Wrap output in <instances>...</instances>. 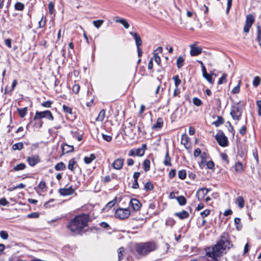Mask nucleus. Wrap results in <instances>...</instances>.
<instances>
[{
    "label": "nucleus",
    "instance_id": "nucleus-58",
    "mask_svg": "<svg viewBox=\"0 0 261 261\" xmlns=\"http://www.w3.org/2000/svg\"><path fill=\"white\" fill-rule=\"evenodd\" d=\"M210 214V210L206 209L200 213L201 216L204 219L205 217L208 216Z\"/></svg>",
    "mask_w": 261,
    "mask_h": 261
},
{
    "label": "nucleus",
    "instance_id": "nucleus-32",
    "mask_svg": "<svg viewBox=\"0 0 261 261\" xmlns=\"http://www.w3.org/2000/svg\"><path fill=\"white\" fill-rule=\"evenodd\" d=\"M25 165L24 163H20L15 166L13 168V170L15 171L22 170L25 168Z\"/></svg>",
    "mask_w": 261,
    "mask_h": 261
},
{
    "label": "nucleus",
    "instance_id": "nucleus-14",
    "mask_svg": "<svg viewBox=\"0 0 261 261\" xmlns=\"http://www.w3.org/2000/svg\"><path fill=\"white\" fill-rule=\"evenodd\" d=\"M27 161L31 166H35L38 162H39V157L38 155H34L31 156H29L27 158Z\"/></svg>",
    "mask_w": 261,
    "mask_h": 261
},
{
    "label": "nucleus",
    "instance_id": "nucleus-16",
    "mask_svg": "<svg viewBox=\"0 0 261 261\" xmlns=\"http://www.w3.org/2000/svg\"><path fill=\"white\" fill-rule=\"evenodd\" d=\"M190 54L192 56H196L200 54L202 52V48L199 47H196L194 44L190 45Z\"/></svg>",
    "mask_w": 261,
    "mask_h": 261
},
{
    "label": "nucleus",
    "instance_id": "nucleus-64",
    "mask_svg": "<svg viewBox=\"0 0 261 261\" xmlns=\"http://www.w3.org/2000/svg\"><path fill=\"white\" fill-rule=\"evenodd\" d=\"M221 159L225 161L226 162L227 164L229 162V161L228 160V156H227V155L226 154V153H222L221 154Z\"/></svg>",
    "mask_w": 261,
    "mask_h": 261
},
{
    "label": "nucleus",
    "instance_id": "nucleus-5",
    "mask_svg": "<svg viewBox=\"0 0 261 261\" xmlns=\"http://www.w3.org/2000/svg\"><path fill=\"white\" fill-rule=\"evenodd\" d=\"M230 114L234 120L239 121L242 115V108L239 103L231 107Z\"/></svg>",
    "mask_w": 261,
    "mask_h": 261
},
{
    "label": "nucleus",
    "instance_id": "nucleus-20",
    "mask_svg": "<svg viewBox=\"0 0 261 261\" xmlns=\"http://www.w3.org/2000/svg\"><path fill=\"white\" fill-rule=\"evenodd\" d=\"M175 215L179 217L180 219L187 218L189 216V213L185 210H183L180 212L176 213Z\"/></svg>",
    "mask_w": 261,
    "mask_h": 261
},
{
    "label": "nucleus",
    "instance_id": "nucleus-4",
    "mask_svg": "<svg viewBox=\"0 0 261 261\" xmlns=\"http://www.w3.org/2000/svg\"><path fill=\"white\" fill-rule=\"evenodd\" d=\"M126 121L127 123L123 128L124 133L125 135L133 138L136 134L134 130V128L136 126V121L129 118Z\"/></svg>",
    "mask_w": 261,
    "mask_h": 261
},
{
    "label": "nucleus",
    "instance_id": "nucleus-12",
    "mask_svg": "<svg viewBox=\"0 0 261 261\" xmlns=\"http://www.w3.org/2000/svg\"><path fill=\"white\" fill-rule=\"evenodd\" d=\"M145 151L141 148H139L136 149H134L129 151L128 153L129 156H142L144 155Z\"/></svg>",
    "mask_w": 261,
    "mask_h": 261
},
{
    "label": "nucleus",
    "instance_id": "nucleus-46",
    "mask_svg": "<svg viewBox=\"0 0 261 261\" xmlns=\"http://www.w3.org/2000/svg\"><path fill=\"white\" fill-rule=\"evenodd\" d=\"M241 219L239 218H236L234 219V223L236 225V227L238 230H240L242 227V225L240 224Z\"/></svg>",
    "mask_w": 261,
    "mask_h": 261
},
{
    "label": "nucleus",
    "instance_id": "nucleus-1",
    "mask_svg": "<svg viewBox=\"0 0 261 261\" xmlns=\"http://www.w3.org/2000/svg\"><path fill=\"white\" fill-rule=\"evenodd\" d=\"M231 246L228 234L226 232L223 233L216 244L206 249V255L210 257L212 261H219L221 256L225 254L227 250Z\"/></svg>",
    "mask_w": 261,
    "mask_h": 261
},
{
    "label": "nucleus",
    "instance_id": "nucleus-37",
    "mask_svg": "<svg viewBox=\"0 0 261 261\" xmlns=\"http://www.w3.org/2000/svg\"><path fill=\"white\" fill-rule=\"evenodd\" d=\"M28 109L27 107H25L22 109H18V114L20 117L23 118L27 112Z\"/></svg>",
    "mask_w": 261,
    "mask_h": 261
},
{
    "label": "nucleus",
    "instance_id": "nucleus-47",
    "mask_svg": "<svg viewBox=\"0 0 261 261\" xmlns=\"http://www.w3.org/2000/svg\"><path fill=\"white\" fill-rule=\"evenodd\" d=\"M46 187V183L44 181H40L38 185L39 188L41 190L42 192H44L45 191Z\"/></svg>",
    "mask_w": 261,
    "mask_h": 261
},
{
    "label": "nucleus",
    "instance_id": "nucleus-2",
    "mask_svg": "<svg viewBox=\"0 0 261 261\" xmlns=\"http://www.w3.org/2000/svg\"><path fill=\"white\" fill-rule=\"evenodd\" d=\"M89 218L87 215H78L70 221L67 227L71 232L79 234L87 226Z\"/></svg>",
    "mask_w": 261,
    "mask_h": 261
},
{
    "label": "nucleus",
    "instance_id": "nucleus-17",
    "mask_svg": "<svg viewBox=\"0 0 261 261\" xmlns=\"http://www.w3.org/2000/svg\"><path fill=\"white\" fill-rule=\"evenodd\" d=\"M202 75L203 76L208 82L209 83L213 84L214 82V80L212 77V75L208 74L206 70L205 67H203Z\"/></svg>",
    "mask_w": 261,
    "mask_h": 261
},
{
    "label": "nucleus",
    "instance_id": "nucleus-29",
    "mask_svg": "<svg viewBox=\"0 0 261 261\" xmlns=\"http://www.w3.org/2000/svg\"><path fill=\"white\" fill-rule=\"evenodd\" d=\"M177 201L180 205H185L186 204L187 200L183 196H180L176 197Z\"/></svg>",
    "mask_w": 261,
    "mask_h": 261
},
{
    "label": "nucleus",
    "instance_id": "nucleus-35",
    "mask_svg": "<svg viewBox=\"0 0 261 261\" xmlns=\"http://www.w3.org/2000/svg\"><path fill=\"white\" fill-rule=\"evenodd\" d=\"M150 161L148 159L144 160L143 162V168L145 171H148L150 169Z\"/></svg>",
    "mask_w": 261,
    "mask_h": 261
},
{
    "label": "nucleus",
    "instance_id": "nucleus-49",
    "mask_svg": "<svg viewBox=\"0 0 261 261\" xmlns=\"http://www.w3.org/2000/svg\"><path fill=\"white\" fill-rule=\"evenodd\" d=\"M153 189V185L150 182H147L145 184L144 186V189L146 191L147 190H152Z\"/></svg>",
    "mask_w": 261,
    "mask_h": 261
},
{
    "label": "nucleus",
    "instance_id": "nucleus-59",
    "mask_svg": "<svg viewBox=\"0 0 261 261\" xmlns=\"http://www.w3.org/2000/svg\"><path fill=\"white\" fill-rule=\"evenodd\" d=\"M257 40L258 42H260L261 41V29L259 26L257 27Z\"/></svg>",
    "mask_w": 261,
    "mask_h": 261
},
{
    "label": "nucleus",
    "instance_id": "nucleus-42",
    "mask_svg": "<svg viewBox=\"0 0 261 261\" xmlns=\"http://www.w3.org/2000/svg\"><path fill=\"white\" fill-rule=\"evenodd\" d=\"M124 251V249L123 247H120L118 249V260L120 261L123 258V252Z\"/></svg>",
    "mask_w": 261,
    "mask_h": 261
},
{
    "label": "nucleus",
    "instance_id": "nucleus-28",
    "mask_svg": "<svg viewBox=\"0 0 261 261\" xmlns=\"http://www.w3.org/2000/svg\"><path fill=\"white\" fill-rule=\"evenodd\" d=\"M66 168L65 165L63 162H60L56 164L55 166V169L56 171L64 170Z\"/></svg>",
    "mask_w": 261,
    "mask_h": 261
},
{
    "label": "nucleus",
    "instance_id": "nucleus-8",
    "mask_svg": "<svg viewBox=\"0 0 261 261\" xmlns=\"http://www.w3.org/2000/svg\"><path fill=\"white\" fill-rule=\"evenodd\" d=\"M255 19L252 14H248L246 16L245 24L243 28L245 33H248L252 24L254 23Z\"/></svg>",
    "mask_w": 261,
    "mask_h": 261
},
{
    "label": "nucleus",
    "instance_id": "nucleus-57",
    "mask_svg": "<svg viewBox=\"0 0 261 261\" xmlns=\"http://www.w3.org/2000/svg\"><path fill=\"white\" fill-rule=\"evenodd\" d=\"M48 9L50 14H52L54 13V4L53 2H50L48 4Z\"/></svg>",
    "mask_w": 261,
    "mask_h": 261
},
{
    "label": "nucleus",
    "instance_id": "nucleus-61",
    "mask_svg": "<svg viewBox=\"0 0 261 261\" xmlns=\"http://www.w3.org/2000/svg\"><path fill=\"white\" fill-rule=\"evenodd\" d=\"M39 216L38 213H32L28 215V217L30 218H37Z\"/></svg>",
    "mask_w": 261,
    "mask_h": 261
},
{
    "label": "nucleus",
    "instance_id": "nucleus-52",
    "mask_svg": "<svg viewBox=\"0 0 261 261\" xmlns=\"http://www.w3.org/2000/svg\"><path fill=\"white\" fill-rule=\"evenodd\" d=\"M153 57L154 58L155 62L159 65L161 63V58L158 55V53L153 52Z\"/></svg>",
    "mask_w": 261,
    "mask_h": 261
},
{
    "label": "nucleus",
    "instance_id": "nucleus-48",
    "mask_svg": "<svg viewBox=\"0 0 261 261\" xmlns=\"http://www.w3.org/2000/svg\"><path fill=\"white\" fill-rule=\"evenodd\" d=\"M63 109L65 113L71 114L72 113V109L70 107L67 106L65 105L63 106Z\"/></svg>",
    "mask_w": 261,
    "mask_h": 261
},
{
    "label": "nucleus",
    "instance_id": "nucleus-6",
    "mask_svg": "<svg viewBox=\"0 0 261 261\" xmlns=\"http://www.w3.org/2000/svg\"><path fill=\"white\" fill-rule=\"evenodd\" d=\"M42 118H46L49 120L53 121L54 116L51 112L49 110H46L42 112H36L34 117V120L40 119Z\"/></svg>",
    "mask_w": 261,
    "mask_h": 261
},
{
    "label": "nucleus",
    "instance_id": "nucleus-53",
    "mask_svg": "<svg viewBox=\"0 0 261 261\" xmlns=\"http://www.w3.org/2000/svg\"><path fill=\"white\" fill-rule=\"evenodd\" d=\"M240 83H241V81H240V82H239L238 84L237 85V86H236L235 87H234L232 91H231V92L233 94H236V93H238L239 92H240Z\"/></svg>",
    "mask_w": 261,
    "mask_h": 261
},
{
    "label": "nucleus",
    "instance_id": "nucleus-56",
    "mask_svg": "<svg viewBox=\"0 0 261 261\" xmlns=\"http://www.w3.org/2000/svg\"><path fill=\"white\" fill-rule=\"evenodd\" d=\"M80 87L78 84H74L72 87V91L74 93L77 94L80 91Z\"/></svg>",
    "mask_w": 261,
    "mask_h": 261
},
{
    "label": "nucleus",
    "instance_id": "nucleus-30",
    "mask_svg": "<svg viewBox=\"0 0 261 261\" xmlns=\"http://www.w3.org/2000/svg\"><path fill=\"white\" fill-rule=\"evenodd\" d=\"M95 159V155L94 154H91L89 156H86L84 158V162L86 164H89L91 163Z\"/></svg>",
    "mask_w": 261,
    "mask_h": 261
},
{
    "label": "nucleus",
    "instance_id": "nucleus-15",
    "mask_svg": "<svg viewBox=\"0 0 261 261\" xmlns=\"http://www.w3.org/2000/svg\"><path fill=\"white\" fill-rule=\"evenodd\" d=\"M124 160L123 158H118L114 160L113 167L116 170H120L123 165Z\"/></svg>",
    "mask_w": 261,
    "mask_h": 261
},
{
    "label": "nucleus",
    "instance_id": "nucleus-38",
    "mask_svg": "<svg viewBox=\"0 0 261 261\" xmlns=\"http://www.w3.org/2000/svg\"><path fill=\"white\" fill-rule=\"evenodd\" d=\"M187 173L186 170H179L178 172V176L181 179H185L186 178Z\"/></svg>",
    "mask_w": 261,
    "mask_h": 261
},
{
    "label": "nucleus",
    "instance_id": "nucleus-43",
    "mask_svg": "<svg viewBox=\"0 0 261 261\" xmlns=\"http://www.w3.org/2000/svg\"><path fill=\"white\" fill-rule=\"evenodd\" d=\"M103 22L104 21L103 20L99 19L93 21V24L96 28L98 29L102 25Z\"/></svg>",
    "mask_w": 261,
    "mask_h": 261
},
{
    "label": "nucleus",
    "instance_id": "nucleus-50",
    "mask_svg": "<svg viewBox=\"0 0 261 261\" xmlns=\"http://www.w3.org/2000/svg\"><path fill=\"white\" fill-rule=\"evenodd\" d=\"M25 187V185L22 183H21L20 184H19L18 185H17L15 187H14V188H9L8 190L11 191H13V190H16V189H23V188H24Z\"/></svg>",
    "mask_w": 261,
    "mask_h": 261
},
{
    "label": "nucleus",
    "instance_id": "nucleus-27",
    "mask_svg": "<svg viewBox=\"0 0 261 261\" xmlns=\"http://www.w3.org/2000/svg\"><path fill=\"white\" fill-rule=\"evenodd\" d=\"M76 164V161L74 158L71 159L68 162V168L70 171L74 172V166Z\"/></svg>",
    "mask_w": 261,
    "mask_h": 261
},
{
    "label": "nucleus",
    "instance_id": "nucleus-7",
    "mask_svg": "<svg viewBox=\"0 0 261 261\" xmlns=\"http://www.w3.org/2000/svg\"><path fill=\"white\" fill-rule=\"evenodd\" d=\"M130 211L128 208H119L115 212V217L119 219L124 220L130 215Z\"/></svg>",
    "mask_w": 261,
    "mask_h": 261
},
{
    "label": "nucleus",
    "instance_id": "nucleus-33",
    "mask_svg": "<svg viewBox=\"0 0 261 261\" xmlns=\"http://www.w3.org/2000/svg\"><path fill=\"white\" fill-rule=\"evenodd\" d=\"M23 148V144L22 142H18L13 145L12 149L13 150H20Z\"/></svg>",
    "mask_w": 261,
    "mask_h": 261
},
{
    "label": "nucleus",
    "instance_id": "nucleus-22",
    "mask_svg": "<svg viewBox=\"0 0 261 261\" xmlns=\"http://www.w3.org/2000/svg\"><path fill=\"white\" fill-rule=\"evenodd\" d=\"M235 171L241 173L244 170L243 164L240 162H238L234 165Z\"/></svg>",
    "mask_w": 261,
    "mask_h": 261
},
{
    "label": "nucleus",
    "instance_id": "nucleus-25",
    "mask_svg": "<svg viewBox=\"0 0 261 261\" xmlns=\"http://www.w3.org/2000/svg\"><path fill=\"white\" fill-rule=\"evenodd\" d=\"M163 125V120L161 118H159L157 120L156 123L154 124L152 128H161Z\"/></svg>",
    "mask_w": 261,
    "mask_h": 261
},
{
    "label": "nucleus",
    "instance_id": "nucleus-60",
    "mask_svg": "<svg viewBox=\"0 0 261 261\" xmlns=\"http://www.w3.org/2000/svg\"><path fill=\"white\" fill-rule=\"evenodd\" d=\"M51 104H52L51 101H50L49 100H47V101H44L43 103H42L41 105L43 107H45V108H50L51 107Z\"/></svg>",
    "mask_w": 261,
    "mask_h": 261
},
{
    "label": "nucleus",
    "instance_id": "nucleus-13",
    "mask_svg": "<svg viewBox=\"0 0 261 261\" xmlns=\"http://www.w3.org/2000/svg\"><path fill=\"white\" fill-rule=\"evenodd\" d=\"M129 205L131 206L135 211H139L141 206V203L136 199H132L129 202Z\"/></svg>",
    "mask_w": 261,
    "mask_h": 261
},
{
    "label": "nucleus",
    "instance_id": "nucleus-51",
    "mask_svg": "<svg viewBox=\"0 0 261 261\" xmlns=\"http://www.w3.org/2000/svg\"><path fill=\"white\" fill-rule=\"evenodd\" d=\"M0 236L2 239L7 240L8 238L9 235L7 231L3 230L0 232Z\"/></svg>",
    "mask_w": 261,
    "mask_h": 261
},
{
    "label": "nucleus",
    "instance_id": "nucleus-55",
    "mask_svg": "<svg viewBox=\"0 0 261 261\" xmlns=\"http://www.w3.org/2000/svg\"><path fill=\"white\" fill-rule=\"evenodd\" d=\"M193 102L196 106H200L202 104L201 100L197 97H194L193 99Z\"/></svg>",
    "mask_w": 261,
    "mask_h": 261
},
{
    "label": "nucleus",
    "instance_id": "nucleus-18",
    "mask_svg": "<svg viewBox=\"0 0 261 261\" xmlns=\"http://www.w3.org/2000/svg\"><path fill=\"white\" fill-rule=\"evenodd\" d=\"M130 34L132 35L135 40L137 47H140L142 44V40L139 35L137 33L130 32Z\"/></svg>",
    "mask_w": 261,
    "mask_h": 261
},
{
    "label": "nucleus",
    "instance_id": "nucleus-23",
    "mask_svg": "<svg viewBox=\"0 0 261 261\" xmlns=\"http://www.w3.org/2000/svg\"><path fill=\"white\" fill-rule=\"evenodd\" d=\"M236 203L238 205L240 208H242L244 206V199L243 197L239 196L236 199Z\"/></svg>",
    "mask_w": 261,
    "mask_h": 261
},
{
    "label": "nucleus",
    "instance_id": "nucleus-36",
    "mask_svg": "<svg viewBox=\"0 0 261 261\" xmlns=\"http://www.w3.org/2000/svg\"><path fill=\"white\" fill-rule=\"evenodd\" d=\"M224 123V119L222 117L218 116L217 118V120L214 122V124L218 127L221 124H222Z\"/></svg>",
    "mask_w": 261,
    "mask_h": 261
},
{
    "label": "nucleus",
    "instance_id": "nucleus-10",
    "mask_svg": "<svg viewBox=\"0 0 261 261\" xmlns=\"http://www.w3.org/2000/svg\"><path fill=\"white\" fill-rule=\"evenodd\" d=\"M209 190L206 188H201L199 189L196 193V197L199 201L201 200L204 196L207 194Z\"/></svg>",
    "mask_w": 261,
    "mask_h": 261
},
{
    "label": "nucleus",
    "instance_id": "nucleus-34",
    "mask_svg": "<svg viewBox=\"0 0 261 261\" xmlns=\"http://www.w3.org/2000/svg\"><path fill=\"white\" fill-rule=\"evenodd\" d=\"M184 59L181 57H179L176 61L177 66L178 68H180L184 65Z\"/></svg>",
    "mask_w": 261,
    "mask_h": 261
},
{
    "label": "nucleus",
    "instance_id": "nucleus-9",
    "mask_svg": "<svg viewBox=\"0 0 261 261\" xmlns=\"http://www.w3.org/2000/svg\"><path fill=\"white\" fill-rule=\"evenodd\" d=\"M215 139L218 144L222 146L225 147L228 145V140L224 134H217L215 136Z\"/></svg>",
    "mask_w": 261,
    "mask_h": 261
},
{
    "label": "nucleus",
    "instance_id": "nucleus-40",
    "mask_svg": "<svg viewBox=\"0 0 261 261\" xmlns=\"http://www.w3.org/2000/svg\"><path fill=\"white\" fill-rule=\"evenodd\" d=\"M227 75L226 73L223 74L222 76L219 79L218 81V84L221 85L227 82Z\"/></svg>",
    "mask_w": 261,
    "mask_h": 261
},
{
    "label": "nucleus",
    "instance_id": "nucleus-24",
    "mask_svg": "<svg viewBox=\"0 0 261 261\" xmlns=\"http://www.w3.org/2000/svg\"><path fill=\"white\" fill-rule=\"evenodd\" d=\"M116 201H117V198L115 197L113 200L108 202L106 204V205L105 206V207L103 208V210L104 211H108L115 204Z\"/></svg>",
    "mask_w": 261,
    "mask_h": 261
},
{
    "label": "nucleus",
    "instance_id": "nucleus-19",
    "mask_svg": "<svg viewBox=\"0 0 261 261\" xmlns=\"http://www.w3.org/2000/svg\"><path fill=\"white\" fill-rule=\"evenodd\" d=\"M62 148L63 153H68L72 152L74 150L73 146H70L67 144H64L62 146Z\"/></svg>",
    "mask_w": 261,
    "mask_h": 261
},
{
    "label": "nucleus",
    "instance_id": "nucleus-63",
    "mask_svg": "<svg viewBox=\"0 0 261 261\" xmlns=\"http://www.w3.org/2000/svg\"><path fill=\"white\" fill-rule=\"evenodd\" d=\"M176 174V170L175 169H171L169 173V177L170 179L173 178Z\"/></svg>",
    "mask_w": 261,
    "mask_h": 261
},
{
    "label": "nucleus",
    "instance_id": "nucleus-62",
    "mask_svg": "<svg viewBox=\"0 0 261 261\" xmlns=\"http://www.w3.org/2000/svg\"><path fill=\"white\" fill-rule=\"evenodd\" d=\"M9 204V202L5 198H3L0 199V205L5 206Z\"/></svg>",
    "mask_w": 261,
    "mask_h": 261
},
{
    "label": "nucleus",
    "instance_id": "nucleus-3",
    "mask_svg": "<svg viewBox=\"0 0 261 261\" xmlns=\"http://www.w3.org/2000/svg\"><path fill=\"white\" fill-rule=\"evenodd\" d=\"M156 249V245L153 242L138 243L135 245V249L139 255L145 256Z\"/></svg>",
    "mask_w": 261,
    "mask_h": 261
},
{
    "label": "nucleus",
    "instance_id": "nucleus-26",
    "mask_svg": "<svg viewBox=\"0 0 261 261\" xmlns=\"http://www.w3.org/2000/svg\"><path fill=\"white\" fill-rule=\"evenodd\" d=\"M105 117V110H101L98 114V116L96 118V121L102 122Z\"/></svg>",
    "mask_w": 261,
    "mask_h": 261
},
{
    "label": "nucleus",
    "instance_id": "nucleus-44",
    "mask_svg": "<svg viewBox=\"0 0 261 261\" xmlns=\"http://www.w3.org/2000/svg\"><path fill=\"white\" fill-rule=\"evenodd\" d=\"M260 82V77H259L258 76H256L254 77V78L253 79V85L254 87H257L259 85Z\"/></svg>",
    "mask_w": 261,
    "mask_h": 261
},
{
    "label": "nucleus",
    "instance_id": "nucleus-31",
    "mask_svg": "<svg viewBox=\"0 0 261 261\" xmlns=\"http://www.w3.org/2000/svg\"><path fill=\"white\" fill-rule=\"evenodd\" d=\"M189 141V138L186 133L181 135V143L182 144L186 146L188 144Z\"/></svg>",
    "mask_w": 261,
    "mask_h": 261
},
{
    "label": "nucleus",
    "instance_id": "nucleus-54",
    "mask_svg": "<svg viewBox=\"0 0 261 261\" xmlns=\"http://www.w3.org/2000/svg\"><path fill=\"white\" fill-rule=\"evenodd\" d=\"M46 23V18L42 16L41 19L39 22V26L40 28H43Z\"/></svg>",
    "mask_w": 261,
    "mask_h": 261
},
{
    "label": "nucleus",
    "instance_id": "nucleus-39",
    "mask_svg": "<svg viewBox=\"0 0 261 261\" xmlns=\"http://www.w3.org/2000/svg\"><path fill=\"white\" fill-rule=\"evenodd\" d=\"M116 22L122 24L125 29H128L129 27V24L124 18H121V20H116Z\"/></svg>",
    "mask_w": 261,
    "mask_h": 261
},
{
    "label": "nucleus",
    "instance_id": "nucleus-11",
    "mask_svg": "<svg viewBox=\"0 0 261 261\" xmlns=\"http://www.w3.org/2000/svg\"><path fill=\"white\" fill-rule=\"evenodd\" d=\"M74 192V189L72 187L67 188H62L59 190V193L62 196H68L72 194Z\"/></svg>",
    "mask_w": 261,
    "mask_h": 261
},
{
    "label": "nucleus",
    "instance_id": "nucleus-41",
    "mask_svg": "<svg viewBox=\"0 0 261 261\" xmlns=\"http://www.w3.org/2000/svg\"><path fill=\"white\" fill-rule=\"evenodd\" d=\"M15 9L17 10L21 11L23 10L24 5L20 2H17L14 6Z\"/></svg>",
    "mask_w": 261,
    "mask_h": 261
},
{
    "label": "nucleus",
    "instance_id": "nucleus-45",
    "mask_svg": "<svg viewBox=\"0 0 261 261\" xmlns=\"http://www.w3.org/2000/svg\"><path fill=\"white\" fill-rule=\"evenodd\" d=\"M173 80L174 81L175 87L178 88V86L181 83V80L179 79L178 75H175L173 77Z\"/></svg>",
    "mask_w": 261,
    "mask_h": 261
},
{
    "label": "nucleus",
    "instance_id": "nucleus-21",
    "mask_svg": "<svg viewBox=\"0 0 261 261\" xmlns=\"http://www.w3.org/2000/svg\"><path fill=\"white\" fill-rule=\"evenodd\" d=\"M171 158L169 156V151H168V149H167V150H166V154H165V159H164V164L165 165V166H171Z\"/></svg>",
    "mask_w": 261,
    "mask_h": 261
}]
</instances>
